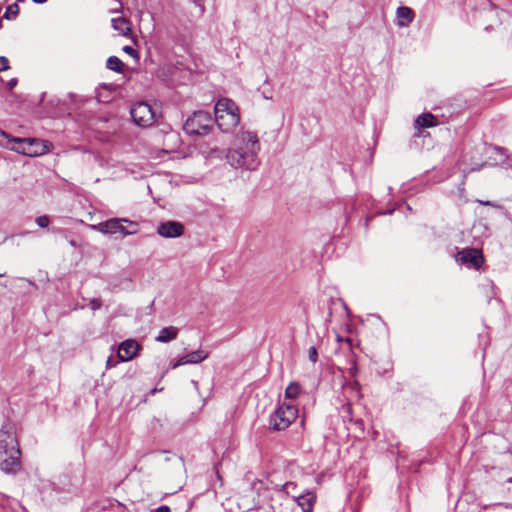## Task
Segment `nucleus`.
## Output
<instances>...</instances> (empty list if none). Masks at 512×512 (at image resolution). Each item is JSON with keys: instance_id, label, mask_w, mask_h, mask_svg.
<instances>
[{"instance_id": "obj_12", "label": "nucleus", "mask_w": 512, "mask_h": 512, "mask_svg": "<svg viewBox=\"0 0 512 512\" xmlns=\"http://www.w3.org/2000/svg\"><path fill=\"white\" fill-rule=\"evenodd\" d=\"M209 353L205 350L198 349L180 357L175 363L172 364V368L176 369L179 366L186 364H198L207 359Z\"/></svg>"}, {"instance_id": "obj_35", "label": "nucleus", "mask_w": 512, "mask_h": 512, "mask_svg": "<svg viewBox=\"0 0 512 512\" xmlns=\"http://www.w3.org/2000/svg\"><path fill=\"white\" fill-rule=\"evenodd\" d=\"M350 411H351V406L348 404V405H347V412H349V413H350Z\"/></svg>"}, {"instance_id": "obj_37", "label": "nucleus", "mask_w": 512, "mask_h": 512, "mask_svg": "<svg viewBox=\"0 0 512 512\" xmlns=\"http://www.w3.org/2000/svg\"><path fill=\"white\" fill-rule=\"evenodd\" d=\"M508 481H509V482H512V478H510Z\"/></svg>"}, {"instance_id": "obj_26", "label": "nucleus", "mask_w": 512, "mask_h": 512, "mask_svg": "<svg viewBox=\"0 0 512 512\" xmlns=\"http://www.w3.org/2000/svg\"><path fill=\"white\" fill-rule=\"evenodd\" d=\"M89 306L92 310H97L101 306V302L98 299H93L90 301Z\"/></svg>"}, {"instance_id": "obj_14", "label": "nucleus", "mask_w": 512, "mask_h": 512, "mask_svg": "<svg viewBox=\"0 0 512 512\" xmlns=\"http://www.w3.org/2000/svg\"><path fill=\"white\" fill-rule=\"evenodd\" d=\"M437 118L431 113H423L419 115L414 121V128L421 130L424 128H430L437 126Z\"/></svg>"}, {"instance_id": "obj_36", "label": "nucleus", "mask_w": 512, "mask_h": 512, "mask_svg": "<svg viewBox=\"0 0 512 512\" xmlns=\"http://www.w3.org/2000/svg\"><path fill=\"white\" fill-rule=\"evenodd\" d=\"M289 486H290L289 484H286V485H285V488L287 489V492H288V493H289V491H288Z\"/></svg>"}, {"instance_id": "obj_4", "label": "nucleus", "mask_w": 512, "mask_h": 512, "mask_svg": "<svg viewBox=\"0 0 512 512\" xmlns=\"http://www.w3.org/2000/svg\"><path fill=\"white\" fill-rule=\"evenodd\" d=\"M90 227L103 234H120L123 237L134 235L139 231V224L127 218H111L104 222L90 225Z\"/></svg>"}, {"instance_id": "obj_28", "label": "nucleus", "mask_w": 512, "mask_h": 512, "mask_svg": "<svg viewBox=\"0 0 512 512\" xmlns=\"http://www.w3.org/2000/svg\"><path fill=\"white\" fill-rule=\"evenodd\" d=\"M116 364H117V361H114V360H113V358H112V356H110V357L107 359V361H106V367H107V368H112V367L116 366Z\"/></svg>"}, {"instance_id": "obj_9", "label": "nucleus", "mask_w": 512, "mask_h": 512, "mask_svg": "<svg viewBox=\"0 0 512 512\" xmlns=\"http://www.w3.org/2000/svg\"><path fill=\"white\" fill-rule=\"evenodd\" d=\"M157 233L163 238H178L184 234V225L178 221H165L158 225Z\"/></svg>"}, {"instance_id": "obj_18", "label": "nucleus", "mask_w": 512, "mask_h": 512, "mask_svg": "<svg viewBox=\"0 0 512 512\" xmlns=\"http://www.w3.org/2000/svg\"><path fill=\"white\" fill-rule=\"evenodd\" d=\"M178 335V329L176 327L170 326L165 327L160 330L158 336L156 337L157 342L167 343L174 339H176Z\"/></svg>"}, {"instance_id": "obj_6", "label": "nucleus", "mask_w": 512, "mask_h": 512, "mask_svg": "<svg viewBox=\"0 0 512 512\" xmlns=\"http://www.w3.org/2000/svg\"><path fill=\"white\" fill-rule=\"evenodd\" d=\"M212 123L213 121L209 113L198 111L186 120L184 130L192 135H205L212 127Z\"/></svg>"}, {"instance_id": "obj_29", "label": "nucleus", "mask_w": 512, "mask_h": 512, "mask_svg": "<svg viewBox=\"0 0 512 512\" xmlns=\"http://www.w3.org/2000/svg\"><path fill=\"white\" fill-rule=\"evenodd\" d=\"M155 512H170V508L166 505L158 507Z\"/></svg>"}, {"instance_id": "obj_22", "label": "nucleus", "mask_w": 512, "mask_h": 512, "mask_svg": "<svg viewBox=\"0 0 512 512\" xmlns=\"http://www.w3.org/2000/svg\"><path fill=\"white\" fill-rule=\"evenodd\" d=\"M18 11H19V9H18V6L16 4L15 5H10L7 8V10H6V13H5L6 17L7 18H10L11 16L12 17H16L17 14H18Z\"/></svg>"}, {"instance_id": "obj_11", "label": "nucleus", "mask_w": 512, "mask_h": 512, "mask_svg": "<svg viewBox=\"0 0 512 512\" xmlns=\"http://www.w3.org/2000/svg\"><path fill=\"white\" fill-rule=\"evenodd\" d=\"M141 346L134 339H127L123 341L118 348L117 357L119 361L127 362L137 356Z\"/></svg>"}, {"instance_id": "obj_24", "label": "nucleus", "mask_w": 512, "mask_h": 512, "mask_svg": "<svg viewBox=\"0 0 512 512\" xmlns=\"http://www.w3.org/2000/svg\"><path fill=\"white\" fill-rule=\"evenodd\" d=\"M122 11V2L120 0H114V5L111 7V13H121Z\"/></svg>"}, {"instance_id": "obj_20", "label": "nucleus", "mask_w": 512, "mask_h": 512, "mask_svg": "<svg viewBox=\"0 0 512 512\" xmlns=\"http://www.w3.org/2000/svg\"><path fill=\"white\" fill-rule=\"evenodd\" d=\"M107 68L113 70L115 72H122L124 64L123 62L116 56H111L107 59Z\"/></svg>"}, {"instance_id": "obj_33", "label": "nucleus", "mask_w": 512, "mask_h": 512, "mask_svg": "<svg viewBox=\"0 0 512 512\" xmlns=\"http://www.w3.org/2000/svg\"><path fill=\"white\" fill-rule=\"evenodd\" d=\"M240 507L243 508V509H246V510H250L253 507V503L252 504H245L243 506L240 505Z\"/></svg>"}, {"instance_id": "obj_32", "label": "nucleus", "mask_w": 512, "mask_h": 512, "mask_svg": "<svg viewBox=\"0 0 512 512\" xmlns=\"http://www.w3.org/2000/svg\"><path fill=\"white\" fill-rule=\"evenodd\" d=\"M337 340H338V342L345 341V342H347L349 345H351V339H349V338L342 339V338L338 335V336H337Z\"/></svg>"}, {"instance_id": "obj_17", "label": "nucleus", "mask_w": 512, "mask_h": 512, "mask_svg": "<svg viewBox=\"0 0 512 512\" xmlns=\"http://www.w3.org/2000/svg\"><path fill=\"white\" fill-rule=\"evenodd\" d=\"M298 505L302 508L303 512H313V507L316 502V495L312 492L294 496Z\"/></svg>"}, {"instance_id": "obj_5", "label": "nucleus", "mask_w": 512, "mask_h": 512, "mask_svg": "<svg viewBox=\"0 0 512 512\" xmlns=\"http://www.w3.org/2000/svg\"><path fill=\"white\" fill-rule=\"evenodd\" d=\"M298 408L293 403L284 401L270 417V425L274 430L287 429L297 418Z\"/></svg>"}, {"instance_id": "obj_31", "label": "nucleus", "mask_w": 512, "mask_h": 512, "mask_svg": "<svg viewBox=\"0 0 512 512\" xmlns=\"http://www.w3.org/2000/svg\"><path fill=\"white\" fill-rule=\"evenodd\" d=\"M351 388H352L353 390H355L357 393H359L360 385H359V383H358V382H354V383L352 384Z\"/></svg>"}, {"instance_id": "obj_21", "label": "nucleus", "mask_w": 512, "mask_h": 512, "mask_svg": "<svg viewBox=\"0 0 512 512\" xmlns=\"http://www.w3.org/2000/svg\"><path fill=\"white\" fill-rule=\"evenodd\" d=\"M36 223L39 227L45 228L49 225L50 220L48 216L43 215L36 218Z\"/></svg>"}, {"instance_id": "obj_23", "label": "nucleus", "mask_w": 512, "mask_h": 512, "mask_svg": "<svg viewBox=\"0 0 512 512\" xmlns=\"http://www.w3.org/2000/svg\"><path fill=\"white\" fill-rule=\"evenodd\" d=\"M308 358L310 361L312 362H316L317 361V358H318V353H317V350L315 347H310L309 350H308Z\"/></svg>"}, {"instance_id": "obj_1", "label": "nucleus", "mask_w": 512, "mask_h": 512, "mask_svg": "<svg viewBox=\"0 0 512 512\" xmlns=\"http://www.w3.org/2000/svg\"><path fill=\"white\" fill-rule=\"evenodd\" d=\"M261 144L256 132L241 129L227 150L226 160L235 169L256 170L260 165Z\"/></svg>"}, {"instance_id": "obj_16", "label": "nucleus", "mask_w": 512, "mask_h": 512, "mask_svg": "<svg viewBox=\"0 0 512 512\" xmlns=\"http://www.w3.org/2000/svg\"><path fill=\"white\" fill-rule=\"evenodd\" d=\"M112 27L119 35L127 36L131 33L130 21L125 17H113L111 19Z\"/></svg>"}, {"instance_id": "obj_25", "label": "nucleus", "mask_w": 512, "mask_h": 512, "mask_svg": "<svg viewBox=\"0 0 512 512\" xmlns=\"http://www.w3.org/2000/svg\"><path fill=\"white\" fill-rule=\"evenodd\" d=\"M9 68V61L6 57H0V72L6 71Z\"/></svg>"}, {"instance_id": "obj_3", "label": "nucleus", "mask_w": 512, "mask_h": 512, "mask_svg": "<svg viewBox=\"0 0 512 512\" xmlns=\"http://www.w3.org/2000/svg\"><path fill=\"white\" fill-rule=\"evenodd\" d=\"M215 122L223 132H229L240 122L239 109L235 102L223 98L215 105Z\"/></svg>"}, {"instance_id": "obj_15", "label": "nucleus", "mask_w": 512, "mask_h": 512, "mask_svg": "<svg viewBox=\"0 0 512 512\" xmlns=\"http://www.w3.org/2000/svg\"><path fill=\"white\" fill-rule=\"evenodd\" d=\"M30 143V157L40 156L49 152L51 146V144L48 141H43L36 138H30Z\"/></svg>"}, {"instance_id": "obj_38", "label": "nucleus", "mask_w": 512, "mask_h": 512, "mask_svg": "<svg viewBox=\"0 0 512 512\" xmlns=\"http://www.w3.org/2000/svg\"><path fill=\"white\" fill-rule=\"evenodd\" d=\"M4 274H0V277H2Z\"/></svg>"}, {"instance_id": "obj_7", "label": "nucleus", "mask_w": 512, "mask_h": 512, "mask_svg": "<svg viewBox=\"0 0 512 512\" xmlns=\"http://www.w3.org/2000/svg\"><path fill=\"white\" fill-rule=\"evenodd\" d=\"M133 121L143 127L150 126L154 123L155 112L152 107L144 102L137 103L131 109Z\"/></svg>"}, {"instance_id": "obj_19", "label": "nucleus", "mask_w": 512, "mask_h": 512, "mask_svg": "<svg viewBox=\"0 0 512 512\" xmlns=\"http://www.w3.org/2000/svg\"><path fill=\"white\" fill-rule=\"evenodd\" d=\"M303 393V389L301 385L297 382H291L287 388L285 389L284 399L289 400V403H292L295 399H297Z\"/></svg>"}, {"instance_id": "obj_10", "label": "nucleus", "mask_w": 512, "mask_h": 512, "mask_svg": "<svg viewBox=\"0 0 512 512\" xmlns=\"http://www.w3.org/2000/svg\"><path fill=\"white\" fill-rule=\"evenodd\" d=\"M456 260L475 269L483 263V255L478 249H464L457 253Z\"/></svg>"}, {"instance_id": "obj_13", "label": "nucleus", "mask_w": 512, "mask_h": 512, "mask_svg": "<svg viewBox=\"0 0 512 512\" xmlns=\"http://www.w3.org/2000/svg\"><path fill=\"white\" fill-rule=\"evenodd\" d=\"M414 18V12L411 8L401 6L396 11V23L399 27L408 26Z\"/></svg>"}, {"instance_id": "obj_30", "label": "nucleus", "mask_w": 512, "mask_h": 512, "mask_svg": "<svg viewBox=\"0 0 512 512\" xmlns=\"http://www.w3.org/2000/svg\"><path fill=\"white\" fill-rule=\"evenodd\" d=\"M356 372H357V366L354 363L353 366L349 369V373L351 376H355Z\"/></svg>"}, {"instance_id": "obj_27", "label": "nucleus", "mask_w": 512, "mask_h": 512, "mask_svg": "<svg viewBox=\"0 0 512 512\" xmlns=\"http://www.w3.org/2000/svg\"><path fill=\"white\" fill-rule=\"evenodd\" d=\"M123 51L133 57H137V52L131 46H124Z\"/></svg>"}, {"instance_id": "obj_34", "label": "nucleus", "mask_w": 512, "mask_h": 512, "mask_svg": "<svg viewBox=\"0 0 512 512\" xmlns=\"http://www.w3.org/2000/svg\"><path fill=\"white\" fill-rule=\"evenodd\" d=\"M33 1H34V2H36V3H44V2H46L47 0H33Z\"/></svg>"}, {"instance_id": "obj_8", "label": "nucleus", "mask_w": 512, "mask_h": 512, "mask_svg": "<svg viewBox=\"0 0 512 512\" xmlns=\"http://www.w3.org/2000/svg\"><path fill=\"white\" fill-rule=\"evenodd\" d=\"M0 144L8 149L30 157V138H10L6 133L0 131Z\"/></svg>"}, {"instance_id": "obj_2", "label": "nucleus", "mask_w": 512, "mask_h": 512, "mask_svg": "<svg viewBox=\"0 0 512 512\" xmlns=\"http://www.w3.org/2000/svg\"><path fill=\"white\" fill-rule=\"evenodd\" d=\"M0 468L6 473H15L20 468V450L17 440L5 429L0 430Z\"/></svg>"}]
</instances>
